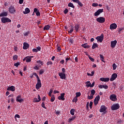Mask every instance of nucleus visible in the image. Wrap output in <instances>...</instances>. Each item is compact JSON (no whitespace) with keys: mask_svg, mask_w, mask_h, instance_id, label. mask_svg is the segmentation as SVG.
I'll return each mask as SVG.
<instances>
[{"mask_svg":"<svg viewBox=\"0 0 124 124\" xmlns=\"http://www.w3.org/2000/svg\"><path fill=\"white\" fill-rule=\"evenodd\" d=\"M95 39L97 40V42L102 43V41H103V39H104V34L102 33L100 36H97Z\"/></svg>","mask_w":124,"mask_h":124,"instance_id":"f257e3e1","label":"nucleus"},{"mask_svg":"<svg viewBox=\"0 0 124 124\" xmlns=\"http://www.w3.org/2000/svg\"><path fill=\"white\" fill-rule=\"evenodd\" d=\"M1 21L3 24H5V23H11V19L7 17H2L1 18Z\"/></svg>","mask_w":124,"mask_h":124,"instance_id":"f03ea898","label":"nucleus"},{"mask_svg":"<svg viewBox=\"0 0 124 124\" xmlns=\"http://www.w3.org/2000/svg\"><path fill=\"white\" fill-rule=\"evenodd\" d=\"M96 21L98 23H100L101 24H102L105 22V17H104L102 16L98 17L96 19Z\"/></svg>","mask_w":124,"mask_h":124,"instance_id":"7ed1b4c3","label":"nucleus"},{"mask_svg":"<svg viewBox=\"0 0 124 124\" xmlns=\"http://www.w3.org/2000/svg\"><path fill=\"white\" fill-rule=\"evenodd\" d=\"M111 109L112 110H118V109H120V105H119V103L114 104L111 107Z\"/></svg>","mask_w":124,"mask_h":124,"instance_id":"20e7f679","label":"nucleus"},{"mask_svg":"<svg viewBox=\"0 0 124 124\" xmlns=\"http://www.w3.org/2000/svg\"><path fill=\"white\" fill-rule=\"evenodd\" d=\"M42 86V84H41V80L40 79H37V83L35 86L36 90H39L40 88H41Z\"/></svg>","mask_w":124,"mask_h":124,"instance_id":"39448f33","label":"nucleus"},{"mask_svg":"<svg viewBox=\"0 0 124 124\" xmlns=\"http://www.w3.org/2000/svg\"><path fill=\"white\" fill-rule=\"evenodd\" d=\"M59 76L60 77L61 79L62 80H65L66 79V76L65 73H59Z\"/></svg>","mask_w":124,"mask_h":124,"instance_id":"423d86ee","label":"nucleus"},{"mask_svg":"<svg viewBox=\"0 0 124 124\" xmlns=\"http://www.w3.org/2000/svg\"><path fill=\"white\" fill-rule=\"evenodd\" d=\"M16 11V10H15V7H14L13 6H11L9 8V12H10V13H11V14H14V13Z\"/></svg>","mask_w":124,"mask_h":124,"instance_id":"0eeeda50","label":"nucleus"},{"mask_svg":"<svg viewBox=\"0 0 124 124\" xmlns=\"http://www.w3.org/2000/svg\"><path fill=\"white\" fill-rule=\"evenodd\" d=\"M107 109V108L105 105H102L99 109V112H100V113H103L106 112Z\"/></svg>","mask_w":124,"mask_h":124,"instance_id":"6e6552de","label":"nucleus"},{"mask_svg":"<svg viewBox=\"0 0 124 124\" xmlns=\"http://www.w3.org/2000/svg\"><path fill=\"white\" fill-rule=\"evenodd\" d=\"M103 9H98L96 12L94 14V16H98L100 15L101 13H102L103 12Z\"/></svg>","mask_w":124,"mask_h":124,"instance_id":"1a4fd4ad","label":"nucleus"},{"mask_svg":"<svg viewBox=\"0 0 124 124\" xmlns=\"http://www.w3.org/2000/svg\"><path fill=\"white\" fill-rule=\"evenodd\" d=\"M117 40H114L110 42V47L114 49L115 47H116V46L117 45Z\"/></svg>","mask_w":124,"mask_h":124,"instance_id":"9d476101","label":"nucleus"},{"mask_svg":"<svg viewBox=\"0 0 124 124\" xmlns=\"http://www.w3.org/2000/svg\"><path fill=\"white\" fill-rule=\"evenodd\" d=\"M117 77H118V75L117 74H116V73L113 74L110 78V81H111V82H112V81L116 80V79H117Z\"/></svg>","mask_w":124,"mask_h":124,"instance_id":"9b49d317","label":"nucleus"},{"mask_svg":"<svg viewBox=\"0 0 124 124\" xmlns=\"http://www.w3.org/2000/svg\"><path fill=\"white\" fill-rule=\"evenodd\" d=\"M100 99V96L98 95L94 100V104L95 106H96L98 104V101Z\"/></svg>","mask_w":124,"mask_h":124,"instance_id":"f8f14e48","label":"nucleus"},{"mask_svg":"<svg viewBox=\"0 0 124 124\" xmlns=\"http://www.w3.org/2000/svg\"><path fill=\"white\" fill-rule=\"evenodd\" d=\"M109 98L112 101H116L117 100V95H115V94H112L110 95Z\"/></svg>","mask_w":124,"mask_h":124,"instance_id":"ddd939ff","label":"nucleus"},{"mask_svg":"<svg viewBox=\"0 0 124 124\" xmlns=\"http://www.w3.org/2000/svg\"><path fill=\"white\" fill-rule=\"evenodd\" d=\"M21 96L20 95H18L16 97V101H17V102H19V103H21V102H24V100L23 99L21 98Z\"/></svg>","mask_w":124,"mask_h":124,"instance_id":"4468645a","label":"nucleus"},{"mask_svg":"<svg viewBox=\"0 0 124 124\" xmlns=\"http://www.w3.org/2000/svg\"><path fill=\"white\" fill-rule=\"evenodd\" d=\"M117 24L116 23H112L109 26L110 30H116L117 29Z\"/></svg>","mask_w":124,"mask_h":124,"instance_id":"2eb2a0df","label":"nucleus"},{"mask_svg":"<svg viewBox=\"0 0 124 124\" xmlns=\"http://www.w3.org/2000/svg\"><path fill=\"white\" fill-rule=\"evenodd\" d=\"M65 94V93H61V96H58V99H59V100H62L63 101V100L65 99L64 98Z\"/></svg>","mask_w":124,"mask_h":124,"instance_id":"dca6fc26","label":"nucleus"},{"mask_svg":"<svg viewBox=\"0 0 124 124\" xmlns=\"http://www.w3.org/2000/svg\"><path fill=\"white\" fill-rule=\"evenodd\" d=\"M15 89L16 88L14 86H9L7 88V91H11V92H15Z\"/></svg>","mask_w":124,"mask_h":124,"instance_id":"f3484780","label":"nucleus"},{"mask_svg":"<svg viewBox=\"0 0 124 124\" xmlns=\"http://www.w3.org/2000/svg\"><path fill=\"white\" fill-rule=\"evenodd\" d=\"M74 28H75V31H76V32H78V31H79V29L80 28V24H79L78 23L76 24L74 26Z\"/></svg>","mask_w":124,"mask_h":124,"instance_id":"a211bd4d","label":"nucleus"},{"mask_svg":"<svg viewBox=\"0 0 124 124\" xmlns=\"http://www.w3.org/2000/svg\"><path fill=\"white\" fill-rule=\"evenodd\" d=\"M29 47H30V45L28 43H24L23 46L24 50H27Z\"/></svg>","mask_w":124,"mask_h":124,"instance_id":"6ab92c4d","label":"nucleus"},{"mask_svg":"<svg viewBox=\"0 0 124 124\" xmlns=\"http://www.w3.org/2000/svg\"><path fill=\"white\" fill-rule=\"evenodd\" d=\"M34 13H35L36 16H40V12H39V10L36 8H35L34 9Z\"/></svg>","mask_w":124,"mask_h":124,"instance_id":"aec40b11","label":"nucleus"},{"mask_svg":"<svg viewBox=\"0 0 124 124\" xmlns=\"http://www.w3.org/2000/svg\"><path fill=\"white\" fill-rule=\"evenodd\" d=\"M7 15V12H3L0 14V17H6Z\"/></svg>","mask_w":124,"mask_h":124,"instance_id":"412c9836","label":"nucleus"},{"mask_svg":"<svg viewBox=\"0 0 124 124\" xmlns=\"http://www.w3.org/2000/svg\"><path fill=\"white\" fill-rule=\"evenodd\" d=\"M81 47L84 48V49H89L90 48V46L88 45L87 43L81 45Z\"/></svg>","mask_w":124,"mask_h":124,"instance_id":"4be33fe9","label":"nucleus"},{"mask_svg":"<svg viewBox=\"0 0 124 124\" xmlns=\"http://www.w3.org/2000/svg\"><path fill=\"white\" fill-rule=\"evenodd\" d=\"M75 119H76V116H73L72 118H69L68 120V123H71V122H72L73 121H74V120H75Z\"/></svg>","mask_w":124,"mask_h":124,"instance_id":"5701e85b","label":"nucleus"},{"mask_svg":"<svg viewBox=\"0 0 124 124\" xmlns=\"http://www.w3.org/2000/svg\"><path fill=\"white\" fill-rule=\"evenodd\" d=\"M30 12H31V10H30V9H29V8H26L25 12L23 11V14H29V13H30Z\"/></svg>","mask_w":124,"mask_h":124,"instance_id":"b1692460","label":"nucleus"},{"mask_svg":"<svg viewBox=\"0 0 124 124\" xmlns=\"http://www.w3.org/2000/svg\"><path fill=\"white\" fill-rule=\"evenodd\" d=\"M50 26L49 25H47L44 27V31H49L50 30Z\"/></svg>","mask_w":124,"mask_h":124,"instance_id":"393cba45","label":"nucleus"},{"mask_svg":"<svg viewBox=\"0 0 124 124\" xmlns=\"http://www.w3.org/2000/svg\"><path fill=\"white\" fill-rule=\"evenodd\" d=\"M74 27L73 26V25H71V29L70 31H68L69 33H72L73 32V31H74Z\"/></svg>","mask_w":124,"mask_h":124,"instance_id":"a878e982","label":"nucleus"},{"mask_svg":"<svg viewBox=\"0 0 124 124\" xmlns=\"http://www.w3.org/2000/svg\"><path fill=\"white\" fill-rule=\"evenodd\" d=\"M68 7H71L72 8H75V6L72 2H70L68 4Z\"/></svg>","mask_w":124,"mask_h":124,"instance_id":"bb28decb","label":"nucleus"},{"mask_svg":"<svg viewBox=\"0 0 124 124\" xmlns=\"http://www.w3.org/2000/svg\"><path fill=\"white\" fill-rule=\"evenodd\" d=\"M95 48H98V45L96 43H94L92 46V49H95Z\"/></svg>","mask_w":124,"mask_h":124,"instance_id":"cd10ccee","label":"nucleus"},{"mask_svg":"<svg viewBox=\"0 0 124 124\" xmlns=\"http://www.w3.org/2000/svg\"><path fill=\"white\" fill-rule=\"evenodd\" d=\"M26 62H31V58L30 56L26 57Z\"/></svg>","mask_w":124,"mask_h":124,"instance_id":"c85d7f7f","label":"nucleus"},{"mask_svg":"<svg viewBox=\"0 0 124 124\" xmlns=\"http://www.w3.org/2000/svg\"><path fill=\"white\" fill-rule=\"evenodd\" d=\"M70 114L72 116H74V114H75V109L72 108L70 110Z\"/></svg>","mask_w":124,"mask_h":124,"instance_id":"c756f323","label":"nucleus"},{"mask_svg":"<svg viewBox=\"0 0 124 124\" xmlns=\"http://www.w3.org/2000/svg\"><path fill=\"white\" fill-rule=\"evenodd\" d=\"M100 58L101 61H102L103 62H105L104 61V57L103 56V55L100 54Z\"/></svg>","mask_w":124,"mask_h":124,"instance_id":"7c9ffc66","label":"nucleus"},{"mask_svg":"<svg viewBox=\"0 0 124 124\" xmlns=\"http://www.w3.org/2000/svg\"><path fill=\"white\" fill-rule=\"evenodd\" d=\"M13 60L14 61H16V60H18V55H15L13 57Z\"/></svg>","mask_w":124,"mask_h":124,"instance_id":"2f4dec72","label":"nucleus"},{"mask_svg":"<svg viewBox=\"0 0 124 124\" xmlns=\"http://www.w3.org/2000/svg\"><path fill=\"white\" fill-rule=\"evenodd\" d=\"M37 63H39V64H41L40 65H43L44 63L43 62H42L41 60H39L36 61Z\"/></svg>","mask_w":124,"mask_h":124,"instance_id":"473e14b6","label":"nucleus"},{"mask_svg":"<svg viewBox=\"0 0 124 124\" xmlns=\"http://www.w3.org/2000/svg\"><path fill=\"white\" fill-rule=\"evenodd\" d=\"M50 101L51 102H54V101H55V95H52L51 99H50Z\"/></svg>","mask_w":124,"mask_h":124,"instance_id":"72a5a7b5","label":"nucleus"},{"mask_svg":"<svg viewBox=\"0 0 124 124\" xmlns=\"http://www.w3.org/2000/svg\"><path fill=\"white\" fill-rule=\"evenodd\" d=\"M79 96H81V93L78 92L76 93V97L78 98Z\"/></svg>","mask_w":124,"mask_h":124,"instance_id":"f704fd0d","label":"nucleus"},{"mask_svg":"<svg viewBox=\"0 0 124 124\" xmlns=\"http://www.w3.org/2000/svg\"><path fill=\"white\" fill-rule=\"evenodd\" d=\"M73 102H75V103H76V102H77V101H78V98L77 97H75L72 100Z\"/></svg>","mask_w":124,"mask_h":124,"instance_id":"c9c22d12","label":"nucleus"},{"mask_svg":"<svg viewBox=\"0 0 124 124\" xmlns=\"http://www.w3.org/2000/svg\"><path fill=\"white\" fill-rule=\"evenodd\" d=\"M44 72H45V70H44V69H43L40 70V71H39L40 75H42V74H43V73H44Z\"/></svg>","mask_w":124,"mask_h":124,"instance_id":"e433bc0d","label":"nucleus"},{"mask_svg":"<svg viewBox=\"0 0 124 124\" xmlns=\"http://www.w3.org/2000/svg\"><path fill=\"white\" fill-rule=\"evenodd\" d=\"M112 67L113 70H116V69L117 68V65H116V63H113L112 64Z\"/></svg>","mask_w":124,"mask_h":124,"instance_id":"4c0bfd02","label":"nucleus"},{"mask_svg":"<svg viewBox=\"0 0 124 124\" xmlns=\"http://www.w3.org/2000/svg\"><path fill=\"white\" fill-rule=\"evenodd\" d=\"M33 75H34V76H36L37 80L40 79V78H39V77H38V75H37V74H36V73H33Z\"/></svg>","mask_w":124,"mask_h":124,"instance_id":"58836bf2","label":"nucleus"},{"mask_svg":"<svg viewBox=\"0 0 124 124\" xmlns=\"http://www.w3.org/2000/svg\"><path fill=\"white\" fill-rule=\"evenodd\" d=\"M41 106H42V107H43V108H44V109H47V108H46V107H45V103H44V102H43L42 103Z\"/></svg>","mask_w":124,"mask_h":124,"instance_id":"ea45409f","label":"nucleus"},{"mask_svg":"<svg viewBox=\"0 0 124 124\" xmlns=\"http://www.w3.org/2000/svg\"><path fill=\"white\" fill-rule=\"evenodd\" d=\"M95 93V90L93 89L92 91H91V95H94Z\"/></svg>","mask_w":124,"mask_h":124,"instance_id":"a19ab883","label":"nucleus"},{"mask_svg":"<svg viewBox=\"0 0 124 124\" xmlns=\"http://www.w3.org/2000/svg\"><path fill=\"white\" fill-rule=\"evenodd\" d=\"M88 58H89V60H90V61H91V62H94V59L92 58L91 57V56L88 55Z\"/></svg>","mask_w":124,"mask_h":124,"instance_id":"79ce46f5","label":"nucleus"},{"mask_svg":"<svg viewBox=\"0 0 124 124\" xmlns=\"http://www.w3.org/2000/svg\"><path fill=\"white\" fill-rule=\"evenodd\" d=\"M92 6L93 7H96V6H98V4L97 3H93L92 4Z\"/></svg>","mask_w":124,"mask_h":124,"instance_id":"37998d69","label":"nucleus"},{"mask_svg":"<svg viewBox=\"0 0 124 124\" xmlns=\"http://www.w3.org/2000/svg\"><path fill=\"white\" fill-rule=\"evenodd\" d=\"M87 97L88 99H93V96L92 94H90V96L88 95Z\"/></svg>","mask_w":124,"mask_h":124,"instance_id":"c03bdc74","label":"nucleus"},{"mask_svg":"<svg viewBox=\"0 0 124 124\" xmlns=\"http://www.w3.org/2000/svg\"><path fill=\"white\" fill-rule=\"evenodd\" d=\"M20 65V62H17L14 64V66H16V67H18Z\"/></svg>","mask_w":124,"mask_h":124,"instance_id":"a18cd8bd","label":"nucleus"},{"mask_svg":"<svg viewBox=\"0 0 124 124\" xmlns=\"http://www.w3.org/2000/svg\"><path fill=\"white\" fill-rule=\"evenodd\" d=\"M33 101L34 102H40V101H39V100H38L37 98H34L33 99Z\"/></svg>","mask_w":124,"mask_h":124,"instance_id":"49530a36","label":"nucleus"},{"mask_svg":"<svg viewBox=\"0 0 124 124\" xmlns=\"http://www.w3.org/2000/svg\"><path fill=\"white\" fill-rule=\"evenodd\" d=\"M68 13V9L67 8H65V10L63 11V13L64 14H67Z\"/></svg>","mask_w":124,"mask_h":124,"instance_id":"de8ad7c7","label":"nucleus"},{"mask_svg":"<svg viewBox=\"0 0 124 124\" xmlns=\"http://www.w3.org/2000/svg\"><path fill=\"white\" fill-rule=\"evenodd\" d=\"M77 3H78V5H79V6H81V7L83 6V4H82V3L79 0L78 2H77Z\"/></svg>","mask_w":124,"mask_h":124,"instance_id":"09e8293b","label":"nucleus"},{"mask_svg":"<svg viewBox=\"0 0 124 124\" xmlns=\"http://www.w3.org/2000/svg\"><path fill=\"white\" fill-rule=\"evenodd\" d=\"M109 80H110V78H105L104 82H108Z\"/></svg>","mask_w":124,"mask_h":124,"instance_id":"8fccbe9b","label":"nucleus"},{"mask_svg":"<svg viewBox=\"0 0 124 124\" xmlns=\"http://www.w3.org/2000/svg\"><path fill=\"white\" fill-rule=\"evenodd\" d=\"M93 103L92 101H91L90 103L89 107H90V109H92L93 108Z\"/></svg>","mask_w":124,"mask_h":124,"instance_id":"3c124183","label":"nucleus"},{"mask_svg":"<svg viewBox=\"0 0 124 124\" xmlns=\"http://www.w3.org/2000/svg\"><path fill=\"white\" fill-rule=\"evenodd\" d=\"M50 64L52 65L53 64V62L49 61V62H47L46 63V65H50Z\"/></svg>","mask_w":124,"mask_h":124,"instance_id":"603ef678","label":"nucleus"},{"mask_svg":"<svg viewBox=\"0 0 124 124\" xmlns=\"http://www.w3.org/2000/svg\"><path fill=\"white\" fill-rule=\"evenodd\" d=\"M123 30H124L123 28H120L118 30V32L119 33V34H121V33H122V31H123Z\"/></svg>","mask_w":124,"mask_h":124,"instance_id":"864d4df0","label":"nucleus"},{"mask_svg":"<svg viewBox=\"0 0 124 124\" xmlns=\"http://www.w3.org/2000/svg\"><path fill=\"white\" fill-rule=\"evenodd\" d=\"M69 41L70 43H71V44H73V39L70 38Z\"/></svg>","mask_w":124,"mask_h":124,"instance_id":"5fc2aeb1","label":"nucleus"},{"mask_svg":"<svg viewBox=\"0 0 124 124\" xmlns=\"http://www.w3.org/2000/svg\"><path fill=\"white\" fill-rule=\"evenodd\" d=\"M28 34H30V32L28 31L24 33V36H28Z\"/></svg>","mask_w":124,"mask_h":124,"instance_id":"6e6d98bb","label":"nucleus"},{"mask_svg":"<svg viewBox=\"0 0 124 124\" xmlns=\"http://www.w3.org/2000/svg\"><path fill=\"white\" fill-rule=\"evenodd\" d=\"M92 85V83H91V82L90 83H89L88 84H86V87H87V88H91V86Z\"/></svg>","mask_w":124,"mask_h":124,"instance_id":"4d7b16f0","label":"nucleus"},{"mask_svg":"<svg viewBox=\"0 0 124 124\" xmlns=\"http://www.w3.org/2000/svg\"><path fill=\"white\" fill-rule=\"evenodd\" d=\"M32 52L37 53L38 52V50H37V49H36V48H33L32 49Z\"/></svg>","mask_w":124,"mask_h":124,"instance_id":"13d9d810","label":"nucleus"},{"mask_svg":"<svg viewBox=\"0 0 124 124\" xmlns=\"http://www.w3.org/2000/svg\"><path fill=\"white\" fill-rule=\"evenodd\" d=\"M103 88L105 89V90H107L108 89V86L107 85H103Z\"/></svg>","mask_w":124,"mask_h":124,"instance_id":"bf43d9fd","label":"nucleus"},{"mask_svg":"<svg viewBox=\"0 0 124 124\" xmlns=\"http://www.w3.org/2000/svg\"><path fill=\"white\" fill-rule=\"evenodd\" d=\"M33 68L34 69H35V70H38V69H39V68L38 67V66H37V65H36L35 66H34L33 67Z\"/></svg>","mask_w":124,"mask_h":124,"instance_id":"052dcab7","label":"nucleus"},{"mask_svg":"<svg viewBox=\"0 0 124 124\" xmlns=\"http://www.w3.org/2000/svg\"><path fill=\"white\" fill-rule=\"evenodd\" d=\"M24 2V0H19V4H22Z\"/></svg>","mask_w":124,"mask_h":124,"instance_id":"680f3d73","label":"nucleus"},{"mask_svg":"<svg viewBox=\"0 0 124 124\" xmlns=\"http://www.w3.org/2000/svg\"><path fill=\"white\" fill-rule=\"evenodd\" d=\"M60 63H61L62 64H63L64 63V60H62L60 61Z\"/></svg>","mask_w":124,"mask_h":124,"instance_id":"e2e57ef3","label":"nucleus"},{"mask_svg":"<svg viewBox=\"0 0 124 124\" xmlns=\"http://www.w3.org/2000/svg\"><path fill=\"white\" fill-rule=\"evenodd\" d=\"M105 78H100V81H102V82H104Z\"/></svg>","mask_w":124,"mask_h":124,"instance_id":"0e129e2a","label":"nucleus"},{"mask_svg":"<svg viewBox=\"0 0 124 124\" xmlns=\"http://www.w3.org/2000/svg\"><path fill=\"white\" fill-rule=\"evenodd\" d=\"M42 101H45V100H46V97L44 96L42 98Z\"/></svg>","mask_w":124,"mask_h":124,"instance_id":"69168bd1","label":"nucleus"},{"mask_svg":"<svg viewBox=\"0 0 124 124\" xmlns=\"http://www.w3.org/2000/svg\"><path fill=\"white\" fill-rule=\"evenodd\" d=\"M36 49H37V51H40L41 50V47L38 46V47H37Z\"/></svg>","mask_w":124,"mask_h":124,"instance_id":"338daca9","label":"nucleus"},{"mask_svg":"<svg viewBox=\"0 0 124 124\" xmlns=\"http://www.w3.org/2000/svg\"><path fill=\"white\" fill-rule=\"evenodd\" d=\"M62 73H65V69L64 68H62Z\"/></svg>","mask_w":124,"mask_h":124,"instance_id":"774afa93","label":"nucleus"}]
</instances>
